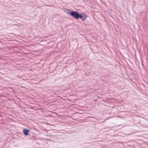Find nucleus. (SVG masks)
Listing matches in <instances>:
<instances>
[{"label": "nucleus", "instance_id": "1", "mask_svg": "<svg viewBox=\"0 0 148 148\" xmlns=\"http://www.w3.org/2000/svg\"><path fill=\"white\" fill-rule=\"evenodd\" d=\"M70 16L76 19L80 18L83 21L85 20L88 16L86 13H83L82 14H80L78 12L73 10L71 11Z\"/></svg>", "mask_w": 148, "mask_h": 148}, {"label": "nucleus", "instance_id": "3", "mask_svg": "<svg viewBox=\"0 0 148 148\" xmlns=\"http://www.w3.org/2000/svg\"><path fill=\"white\" fill-rule=\"evenodd\" d=\"M64 12L67 14H69L70 15V13H71V11H72V10H71L67 8H64Z\"/></svg>", "mask_w": 148, "mask_h": 148}, {"label": "nucleus", "instance_id": "2", "mask_svg": "<svg viewBox=\"0 0 148 148\" xmlns=\"http://www.w3.org/2000/svg\"><path fill=\"white\" fill-rule=\"evenodd\" d=\"M29 132L30 130H29L26 128H25L23 130V132L25 136L27 135Z\"/></svg>", "mask_w": 148, "mask_h": 148}]
</instances>
